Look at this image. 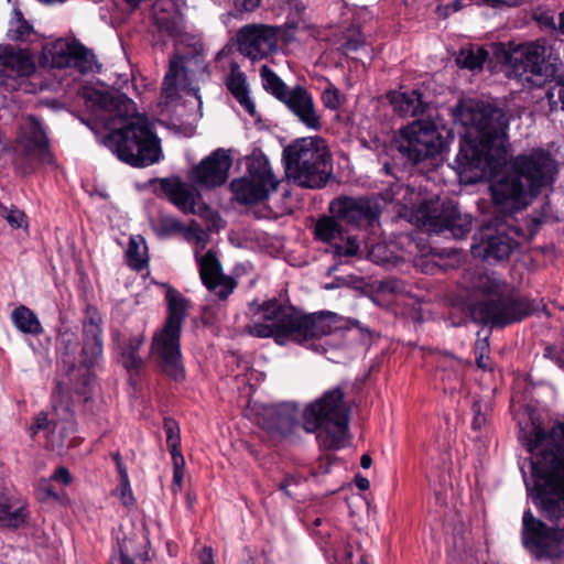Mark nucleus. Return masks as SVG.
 Listing matches in <instances>:
<instances>
[{
    "label": "nucleus",
    "mask_w": 564,
    "mask_h": 564,
    "mask_svg": "<svg viewBox=\"0 0 564 564\" xmlns=\"http://www.w3.org/2000/svg\"><path fill=\"white\" fill-rule=\"evenodd\" d=\"M519 441L530 454L531 482L524 478L528 495L540 514L531 509L522 514L521 542L538 561L560 558L564 554V424L549 431L535 421L520 425ZM523 477L525 473L523 471Z\"/></svg>",
    "instance_id": "1"
},
{
    "label": "nucleus",
    "mask_w": 564,
    "mask_h": 564,
    "mask_svg": "<svg viewBox=\"0 0 564 564\" xmlns=\"http://www.w3.org/2000/svg\"><path fill=\"white\" fill-rule=\"evenodd\" d=\"M556 173V161L543 149L510 159L507 170L491 181L497 215L475 234L470 249L475 258L489 263L509 258L518 246L516 237L523 235L514 225L513 214L524 209L542 188L552 185Z\"/></svg>",
    "instance_id": "2"
},
{
    "label": "nucleus",
    "mask_w": 564,
    "mask_h": 564,
    "mask_svg": "<svg viewBox=\"0 0 564 564\" xmlns=\"http://www.w3.org/2000/svg\"><path fill=\"white\" fill-rule=\"evenodd\" d=\"M88 100L101 110L99 118L109 131L104 143L120 161L133 167L160 161V140L149 119L137 112L133 100L120 93L99 90L91 91Z\"/></svg>",
    "instance_id": "3"
},
{
    "label": "nucleus",
    "mask_w": 564,
    "mask_h": 564,
    "mask_svg": "<svg viewBox=\"0 0 564 564\" xmlns=\"http://www.w3.org/2000/svg\"><path fill=\"white\" fill-rule=\"evenodd\" d=\"M457 120L470 129L473 139L462 144L456 162L462 172H474L475 177L491 170L505 154L508 120L506 113L489 104L473 101L457 106Z\"/></svg>",
    "instance_id": "4"
},
{
    "label": "nucleus",
    "mask_w": 564,
    "mask_h": 564,
    "mask_svg": "<svg viewBox=\"0 0 564 564\" xmlns=\"http://www.w3.org/2000/svg\"><path fill=\"white\" fill-rule=\"evenodd\" d=\"M469 286L488 296L487 300L473 305L471 317L550 315L541 301L530 300L521 295L495 273L475 271L469 278Z\"/></svg>",
    "instance_id": "5"
},
{
    "label": "nucleus",
    "mask_w": 564,
    "mask_h": 564,
    "mask_svg": "<svg viewBox=\"0 0 564 564\" xmlns=\"http://www.w3.org/2000/svg\"><path fill=\"white\" fill-rule=\"evenodd\" d=\"M306 432L317 433L321 449L336 451L347 444L349 408L344 401L340 387L325 391L318 399L308 403L303 412Z\"/></svg>",
    "instance_id": "6"
},
{
    "label": "nucleus",
    "mask_w": 564,
    "mask_h": 564,
    "mask_svg": "<svg viewBox=\"0 0 564 564\" xmlns=\"http://www.w3.org/2000/svg\"><path fill=\"white\" fill-rule=\"evenodd\" d=\"M286 176L297 185L321 188L332 176V154L321 137H305L283 150Z\"/></svg>",
    "instance_id": "7"
},
{
    "label": "nucleus",
    "mask_w": 564,
    "mask_h": 564,
    "mask_svg": "<svg viewBox=\"0 0 564 564\" xmlns=\"http://www.w3.org/2000/svg\"><path fill=\"white\" fill-rule=\"evenodd\" d=\"M280 184L269 159L262 152H252L246 159V173L230 183L234 198L242 205H253L265 200L276 192Z\"/></svg>",
    "instance_id": "8"
},
{
    "label": "nucleus",
    "mask_w": 564,
    "mask_h": 564,
    "mask_svg": "<svg viewBox=\"0 0 564 564\" xmlns=\"http://www.w3.org/2000/svg\"><path fill=\"white\" fill-rule=\"evenodd\" d=\"M552 47L538 40L519 45L507 57L509 75L522 84L542 86L553 74Z\"/></svg>",
    "instance_id": "9"
},
{
    "label": "nucleus",
    "mask_w": 564,
    "mask_h": 564,
    "mask_svg": "<svg viewBox=\"0 0 564 564\" xmlns=\"http://www.w3.org/2000/svg\"><path fill=\"white\" fill-rule=\"evenodd\" d=\"M326 319H260L247 326L248 333L260 338H274L279 345L289 340L303 341L325 334L321 324Z\"/></svg>",
    "instance_id": "10"
},
{
    "label": "nucleus",
    "mask_w": 564,
    "mask_h": 564,
    "mask_svg": "<svg viewBox=\"0 0 564 564\" xmlns=\"http://www.w3.org/2000/svg\"><path fill=\"white\" fill-rule=\"evenodd\" d=\"M442 137L432 121L416 120L401 130L399 151L413 163L441 152Z\"/></svg>",
    "instance_id": "11"
},
{
    "label": "nucleus",
    "mask_w": 564,
    "mask_h": 564,
    "mask_svg": "<svg viewBox=\"0 0 564 564\" xmlns=\"http://www.w3.org/2000/svg\"><path fill=\"white\" fill-rule=\"evenodd\" d=\"M182 319H166L151 344V354L164 373L175 380L184 377L181 365L180 334Z\"/></svg>",
    "instance_id": "12"
},
{
    "label": "nucleus",
    "mask_w": 564,
    "mask_h": 564,
    "mask_svg": "<svg viewBox=\"0 0 564 564\" xmlns=\"http://www.w3.org/2000/svg\"><path fill=\"white\" fill-rule=\"evenodd\" d=\"M84 345L80 354V365L85 368L82 373V388H77L76 394L87 402L91 397L94 375L90 369L99 365L102 359L101 319H88L84 323Z\"/></svg>",
    "instance_id": "13"
},
{
    "label": "nucleus",
    "mask_w": 564,
    "mask_h": 564,
    "mask_svg": "<svg viewBox=\"0 0 564 564\" xmlns=\"http://www.w3.org/2000/svg\"><path fill=\"white\" fill-rule=\"evenodd\" d=\"M35 72V64L28 51L0 45V86L14 91Z\"/></svg>",
    "instance_id": "14"
},
{
    "label": "nucleus",
    "mask_w": 564,
    "mask_h": 564,
    "mask_svg": "<svg viewBox=\"0 0 564 564\" xmlns=\"http://www.w3.org/2000/svg\"><path fill=\"white\" fill-rule=\"evenodd\" d=\"M329 212L340 221L359 228L372 226L380 216L378 204L367 197H338L330 202Z\"/></svg>",
    "instance_id": "15"
},
{
    "label": "nucleus",
    "mask_w": 564,
    "mask_h": 564,
    "mask_svg": "<svg viewBox=\"0 0 564 564\" xmlns=\"http://www.w3.org/2000/svg\"><path fill=\"white\" fill-rule=\"evenodd\" d=\"M279 28L267 24H248L238 32V48L241 54L258 61L267 57L278 46Z\"/></svg>",
    "instance_id": "16"
},
{
    "label": "nucleus",
    "mask_w": 564,
    "mask_h": 564,
    "mask_svg": "<svg viewBox=\"0 0 564 564\" xmlns=\"http://www.w3.org/2000/svg\"><path fill=\"white\" fill-rule=\"evenodd\" d=\"M230 166L229 154L224 149H217L189 171L188 180L194 186L215 188L227 181Z\"/></svg>",
    "instance_id": "17"
},
{
    "label": "nucleus",
    "mask_w": 564,
    "mask_h": 564,
    "mask_svg": "<svg viewBox=\"0 0 564 564\" xmlns=\"http://www.w3.org/2000/svg\"><path fill=\"white\" fill-rule=\"evenodd\" d=\"M18 141L25 153L39 162L45 164L54 162L46 132L36 117L28 116L23 120Z\"/></svg>",
    "instance_id": "18"
},
{
    "label": "nucleus",
    "mask_w": 564,
    "mask_h": 564,
    "mask_svg": "<svg viewBox=\"0 0 564 564\" xmlns=\"http://www.w3.org/2000/svg\"><path fill=\"white\" fill-rule=\"evenodd\" d=\"M151 182L159 183L164 196L181 212L184 214H196V205L202 197L196 187L189 186L178 176L159 178Z\"/></svg>",
    "instance_id": "19"
},
{
    "label": "nucleus",
    "mask_w": 564,
    "mask_h": 564,
    "mask_svg": "<svg viewBox=\"0 0 564 564\" xmlns=\"http://www.w3.org/2000/svg\"><path fill=\"white\" fill-rule=\"evenodd\" d=\"M282 102L306 128L315 131L322 128L321 116L315 107L313 97L303 86H296L291 89Z\"/></svg>",
    "instance_id": "20"
},
{
    "label": "nucleus",
    "mask_w": 564,
    "mask_h": 564,
    "mask_svg": "<svg viewBox=\"0 0 564 564\" xmlns=\"http://www.w3.org/2000/svg\"><path fill=\"white\" fill-rule=\"evenodd\" d=\"M433 218L438 232H448L456 239L465 238L471 230V216L463 214L453 202H444L441 210Z\"/></svg>",
    "instance_id": "21"
},
{
    "label": "nucleus",
    "mask_w": 564,
    "mask_h": 564,
    "mask_svg": "<svg viewBox=\"0 0 564 564\" xmlns=\"http://www.w3.org/2000/svg\"><path fill=\"white\" fill-rule=\"evenodd\" d=\"M113 341L120 354V362L129 372H138L143 366L139 349L143 344L142 332L131 333L127 327L115 330Z\"/></svg>",
    "instance_id": "22"
},
{
    "label": "nucleus",
    "mask_w": 564,
    "mask_h": 564,
    "mask_svg": "<svg viewBox=\"0 0 564 564\" xmlns=\"http://www.w3.org/2000/svg\"><path fill=\"white\" fill-rule=\"evenodd\" d=\"M258 424L272 435L286 436L297 426L296 410L291 404L264 406Z\"/></svg>",
    "instance_id": "23"
},
{
    "label": "nucleus",
    "mask_w": 564,
    "mask_h": 564,
    "mask_svg": "<svg viewBox=\"0 0 564 564\" xmlns=\"http://www.w3.org/2000/svg\"><path fill=\"white\" fill-rule=\"evenodd\" d=\"M198 263L200 279L207 289L216 291L220 299H226L234 292L235 281L221 274L220 263L212 251L200 257Z\"/></svg>",
    "instance_id": "24"
},
{
    "label": "nucleus",
    "mask_w": 564,
    "mask_h": 564,
    "mask_svg": "<svg viewBox=\"0 0 564 564\" xmlns=\"http://www.w3.org/2000/svg\"><path fill=\"white\" fill-rule=\"evenodd\" d=\"M254 314H262V317H338L336 313L329 311H319L315 313H302L296 307L289 303V300L284 295H280L278 299L264 301L261 304H257Z\"/></svg>",
    "instance_id": "25"
},
{
    "label": "nucleus",
    "mask_w": 564,
    "mask_h": 564,
    "mask_svg": "<svg viewBox=\"0 0 564 564\" xmlns=\"http://www.w3.org/2000/svg\"><path fill=\"white\" fill-rule=\"evenodd\" d=\"M476 323H482V327L477 333V341L475 343L476 364L482 370H490L489 364V337L494 327L503 328L516 319H473Z\"/></svg>",
    "instance_id": "26"
},
{
    "label": "nucleus",
    "mask_w": 564,
    "mask_h": 564,
    "mask_svg": "<svg viewBox=\"0 0 564 564\" xmlns=\"http://www.w3.org/2000/svg\"><path fill=\"white\" fill-rule=\"evenodd\" d=\"M388 98L394 111L401 117H415L425 112L427 102L423 100L422 94L413 89L411 91H392Z\"/></svg>",
    "instance_id": "27"
},
{
    "label": "nucleus",
    "mask_w": 564,
    "mask_h": 564,
    "mask_svg": "<svg viewBox=\"0 0 564 564\" xmlns=\"http://www.w3.org/2000/svg\"><path fill=\"white\" fill-rule=\"evenodd\" d=\"M226 86L241 107L251 116L256 113V106L249 96L246 75L237 63L230 64V73L226 79Z\"/></svg>",
    "instance_id": "28"
},
{
    "label": "nucleus",
    "mask_w": 564,
    "mask_h": 564,
    "mask_svg": "<svg viewBox=\"0 0 564 564\" xmlns=\"http://www.w3.org/2000/svg\"><path fill=\"white\" fill-rule=\"evenodd\" d=\"M28 516L26 506L23 501L14 498L0 501V527L18 529L26 522Z\"/></svg>",
    "instance_id": "29"
},
{
    "label": "nucleus",
    "mask_w": 564,
    "mask_h": 564,
    "mask_svg": "<svg viewBox=\"0 0 564 564\" xmlns=\"http://www.w3.org/2000/svg\"><path fill=\"white\" fill-rule=\"evenodd\" d=\"M334 215L322 216L314 226L315 239L336 246L338 241H344L345 231Z\"/></svg>",
    "instance_id": "30"
},
{
    "label": "nucleus",
    "mask_w": 564,
    "mask_h": 564,
    "mask_svg": "<svg viewBox=\"0 0 564 564\" xmlns=\"http://www.w3.org/2000/svg\"><path fill=\"white\" fill-rule=\"evenodd\" d=\"M75 45L76 41L68 42L66 40L59 39L45 48V57L50 58L52 67H70L72 54L74 51L73 48L75 47Z\"/></svg>",
    "instance_id": "31"
},
{
    "label": "nucleus",
    "mask_w": 564,
    "mask_h": 564,
    "mask_svg": "<svg viewBox=\"0 0 564 564\" xmlns=\"http://www.w3.org/2000/svg\"><path fill=\"white\" fill-rule=\"evenodd\" d=\"M183 73H184L183 58L175 57V58L171 59L169 70L164 76L162 91H161V98L163 99L165 105H167L176 99L177 82H178V77L181 75H183Z\"/></svg>",
    "instance_id": "32"
},
{
    "label": "nucleus",
    "mask_w": 564,
    "mask_h": 564,
    "mask_svg": "<svg viewBox=\"0 0 564 564\" xmlns=\"http://www.w3.org/2000/svg\"><path fill=\"white\" fill-rule=\"evenodd\" d=\"M128 265L134 271H141L148 267L149 258L147 246L141 237H131L126 250Z\"/></svg>",
    "instance_id": "33"
},
{
    "label": "nucleus",
    "mask_w": 564,
    "mask_h": 564,
    "mask_svg": "<svg viewBox=\"0 0 564 564\" xmlns=\"http://www.w3.org/2000/svg\"><path fill=\"white\" fill-rule=\"evenodd\" d=\"M260 77L264 90L280 101H282L291 90L268 65H263L260 68Z\"/></svg>",
    "instance_id": "34"
},
{
    "label": "nucleus",
    "mask_w": 564,
    "mask_h": 564,
    "mask_svg": "<svg viewBox=\"0 0 564 564\" xmlns=\"http://www.w3.org/2000/svg\"><path fill=\"white\" fill-rule=\"evenodd\" d=\"M470 411L473 414L471 429L474 431H482L489 424L491 417V400H485L481 398L474 399Z\"/></svg>",
    "instance_id": "35"
},
{
    "label": "nucleus",
    "mask_w": 564,
    "mask_h": 564,
    "mask_svg": "<svg viewBox=\"0 0 564 564\" xmlns=\"http://www.w3.org/2000/svg\"><path fill=\"white\" fill-rule=\"evenodd\" d=\"M73 50L70 67L78 69L82 74L94 72L96 66L94 53L78 42Z\"/></svg>",
    "instance_id": "36"
},
{
    "label": "nucleus",
    "mask_w": 564,
    "mask_h": 564,
    "mask_svg": "<svg viewBox=\"0 0 564 564\" xmlns=\"http://www.w3.org/2000/svg\"><path fill=\"white\" fill-rule=\"evenodd\" d=\"M56 424L54 421L48 420L46 412H40L35 415L33 423L29 427V435L34 438L39 433L43 432L47 438L46 446L54 451L56 445L50 438V434L54 432Z\"/></svg>",
    "instance_id": "37"
},
{
    "label": "nucleus",
    "mask_w": 564,
    "mask_h": 564,
    "mask_svg": "<svg viewBox=\"0 0 564 564\" xmlns=\"http://www.w3.org/2000/svg\"><path fill=\"white\" fill-rule=\"evenodd\" d=\"M52 405L57 413H64L63 417L65 420L73 415L74 400L68 390L64 388L61 382L56 383V387L52 393Z\"/></svg>",
    "instance_id": "38"
},
{
    "label": "nucleus",
    "mask_w": 564,
    "mask_h": 564,
    "mask_svg": "<svg viewBox=\"0 0 564 564\" xmlns=\"http://www.w3.org/2000/svg\"><path fill=\"white\" fill-rule=\"evenodd\" d=\"M165 301L169 310L167 317H184L188 313L189 303L173 288L165 293Z\"/></svg>",
    "instance_id": "39"
},
{
    "label": "nucleus",
    "mask_w": 564,
    "mask_h": 564,
    "mask_svg": "<svg viewBox=\"0 0 564 564\" xmlns=\"http://www.w3.org/2000/svg\"><path fill=\"white\" fill-rule=\"evenodd\" d=\"M14 14L15 20L11 22L9 35L13 41L24 42L33 33V26L23 18L20 11H15Z\"/></svg>",
    "instance_id": "40"
},
{
    "label": "nucleus",
    "mask_w": 564,
    "mask_h": 564,
    "mask_svg": "<svg viewBox=\"0 0 564 564\" xmlns=\"http://www.w3.org/2000/svg\"><path fill=\"white\" fill-rule=\"evenodd\" d=\"M163 427L166 434V445L171 453V456L182 455L180 452V427L175 420L171 417L164 419Z\"/></svg>",
    "instance_id": "41"
},
{
    "label": "nucleus",
    "mask_w": 564,
    "mask_h": 564,
    "mask_svg": "<svg viewBox=\"0 0 564 564\" xmlns=\"http://www.w3.org/2000/svg\"><path fill=\"white\" fill-rule=\"evenodd\" d=\"M546 98L551 111L557 109L564 110V75L558 76L549 87Z\"/></svg>",
    "instance_id": "42"
},
{
    "label": "nucleus",
    "mask_w": 564,
    "mask_h": 564,
    "mask_svg": "<svg viewBox=\"0 0 564 564\" xmlns=\"http://www.w3.org/2000/svg\"><path fill=\"white\" fill-rule=\"evenodd\" d=\"M155 23L162 32L171 37H178L182 34V17L178 13L170 17L155 15Z\"/></svg>",
    "instance_id": "43"
},
{
    "label": "nucleus",
    "mask_w": 564,
    "mask_h": 564,
    "mask_svg": "<svg viewBox=\"0 0 564 564\" xmlns=\"http://www.w3.org/2000/svg\"><path fill=\"white\" fill-rule=\"evenodd\" d=\"M487 57H488V52L485 51L484 48L479 47L476 51H474V50L463 51L460 53L458 62L462 63V65L466 68L476 69V68L482 67V64L485 63Z\"/></svg>",
    "instance_id": "44"
},
{
    "label": "nucleus",
    "mask_w": 564,
    "mask_h": 564,
    "mask_svg": "<svg viewBox=\"0 0 564 564\" xmlns=\"http://www.w3.org/2000/svg\"><path fill=\"white\" fill-rule=\"evenodd\" d=\"M0 216L3 217L12 228L28 226L24 213L14 206L7 207L0 204Z\"/></svg>",
    "instance_id": "45"
},
{
    "label": "nucleus",
    "mask_w": 564,
    "mask_h": 564,
    "mask_svg": "<svg viewBox=\"0 0 564 564\" xmlns=\"http://www.w3.org/2000/svg\"><path fill=\"white\" fill-rule=\"evenodd\" d=\"M322 101L323 105L330 110H336L341 106V95L334 84L328 83V85L324 88L322 93Z\"/></svg>",
    "instance_id": "46"
},
{
    "label": "nucleus",
    "mask_w": 564,
    "mask_h": 564,
    "mask_svg": "<svg viewBox=\"0 0 564 564\" xmlns=\"http://www.w3.org/2000/svg\"><path fill=\"white\" fill-rule=\"evenodd\" d=\"M345 55L349 56L365 47V39L359 30H350L341 45Z\"/></svg>",
    "instance_id": "47"
},
{
    "label": "nucleus",
    "mask_w": 564,
    "mask_h": 564,
    "mask_svg": "<svg viewBox=\"0 0 564 564\" xmlns=\"http://www.w3.org/2000/svg\"><path fill=\"white\" fill-rule=\"evenodd\" d=\"M182 229V223L172 216H161L156 223V230L163 236L180 232Z\"/></svg>",
    "instance_id": "48"
},
{
    "label": "nucleus",
    "mask_w": 564,
    "mask_h": 564,
    "mask_svg": "<svg viewBox=\"0 0 564 564\" xmlns=\"http://www.w3.org/2000/svg\"><path fill=\"white\" fill-rule=\"evenodd\" d=\"M113 494L119 497L121 503L127 508L132 507L135 502L133 494H132V489L130 486V480L119 481Z\"/></svg>",
    "instance_id": "49"
},
{
    "label": "nucleus",
    "mask_w": 564,
    "mask_h": 564,
    "mask_svg": "<svg viewBox=\"0 0 564 564\" xmlns=\"http://www.w3.org/2000/svg\"><path fill=\"white\" fill-rule=\"evenodd\" d=\"M18 330L23 334L37 335L42 333L40 319H12Z\"/></svg>",
    "instance_id": "50"
},
{
    "label": "nucleus",
    "mask_w": 564,
    "mask_h": 564,
    "mask_svg": "<svg viewBox=\"0 0 564 564\" xmlns=\"http://www.w3.org/2000/svg\"><path fill=\"white\" fill-rule=\"evenodd\" d=\"M172 459H173V467H174L173 485L180 488L182 486V481L184 478L185 460H184L183 455H174V456H172Z\"/></svg>",
    "instance_id": "51"
},
{
    "label": "nucleus",
    "mask_w": 564,
    "mask_h": 564,
    "mask_svg": "<svg viewBox=\"0 0 564 564\" xmlns=\"http://www.w3.org/2000/svg\"><path fill=\"white\" fill-rule=\"evenodd\" d=\"M336 252L339 256L350 257L355 256L359 250V245L356 239H352L350 237L347 238V241L345 245H338L336 243Z\"/></svg>",
    "instance_id": "52"
},
{
    "label": "nucleus",
    "mask_w": 564,
    "mask_h": 564,
    "mask_svg": "<svg viewBox=\"0 0 564 564\" xmlns=\"http://www.w3.org/2000/svg\"><path fill=\"white\" fill-rule=\"evenodd\" d=\"M39 500L45 501L47 499H58V495L52 488V485L47 481H42L37 488Z\"/></svg>",
    "instance_id": "53"
},
{
    "label": "nucleus",
    "mask_w": 564,
    "mask_h": 564,
    "mask_svg": "<svg viewBox=\"0 0 564 564\" xmlns=\"http://www.w3.org/2000/svg\"><path fill=\"white\" fill-rule=\"evenodd\" d=\"M408 187H404L403 184H400V183H395L393 184L390 188L386 189L383 193H382V198L386 200V202H389V203H393V202H399V198H398V195L402 192V191H406L408 192Z\"/></svg>",
    "instance_id": "54"
},
{
    "label": "nucleus",
    "mask_w": 564,
    "mask_h": 564,
    "mask_svg": "<svg viewBox=\"0 0 564 564\" xmlns=\"http://www.w3.org/2000/svg\"><path fill=\"white\" fill-rule=\"evenodd\" d=\"M261 0H235V7L240 12H252L260 6Z\"/></svg>",
    "instance_id": "55"
},
{
    "label": "nucleus",
    "mask_w": 564,
    "mask_h": 564,
    "mask_svg": "<svg viewBox=\"0 0 564 564\" xmlns=\"http://www.w3.org/2000/svg\"><path fill=\"white\" fill-rule=\"evenodd\" d=\"M399 291H401V282L394 279H390L382 282L377 296H379L380 293H397Z\"/></svg>",
    "instance_id": "56"
},
{
    "label": "nucleus",
    "mask_w": 564,
    "mask_h": 564,
    "mask_svg": "<svg viewBox=\"0 0 564 564\" xmlns=\"http://www.w3.org/2000/svg\"><path fill=\"white\" fill-rule=\"evenodd\" d=\"M330 464L332 463H330L329 456L321 457V459L318 462V466L313 469L312 475L319 476V475L327 474L330 469Z\"/></svg>",
    "instance_id": "57"
},
{
    "label": "nucleus",
    "mask_w": 564,
    "mask_h": 564,
    "mask_svg": "<svg viewBox=\"0 0 564 564\" xmlns=\"http://www.w3.org/2000/svg\"><path fill=\"white\" fill-rule=\"evenodd\" d=\"M110 564H135L134 561L129 556L126 550L120 546V554L118 557H113Z\"/></svg>",
    "instance_id": "58"
},
{
    "label": "nucleus",
    "mask_w": 564,
    "mask_h": 564,
    "mask_svg": "<svg viewBox=\"0 0 564 564\" xmlns=\"http://www.w3.org/2000/svg\"><path fill=\"white\" fill-rule=\"evenodd\" d=\"M52 478L56 481H61L65 485H67L70 481V475L69 471L65 467H59Z\"/></svg>",
    "instance_id": "59"
},
{
    "label": "nucleus",
    "mask_w": 564,
    "mask_h": 564,
    "mask_svg": "<svg viewBox=\"0 0 564 564\" xmlns=\"http://www.w3.org/2000/svg\"><path fill=\"white\" fill-rule=\"evenodd\" d=\"M200 564H215L213 550L209 546H204L199 553Z\"/></svg>",
    "instance_id": "60"
},
{
    "label": "nucleus",
    "mask_w": 564,
    "mask_h": 564,
    "mask_svg": "<svg viewBox=\"0 0 564 564\" xmlns=\"http://www.w3.org/2000/svg\"><path fill=\"white\" fill-rule=\"evenodd\" d=\"M10 317H35V315L26 306L20 305L12 311Z\"/></svg>",
    "instance_id": "61"
},
{
    "label": "nucleus",
    "mask_w": 564,
    "mask_h": 564,
    "mask_svg": "<svg viewBox=\"0 0 564 564\" xmlns=\"http://www.w3.org/2000/svg\"><path fill=\"white\" fill-rule=\"evenodd\" d=\"M484 3L490 6V7H499V6H517L522 0H482Z\"/></svg>",
    "instance_id": "62"
},
{
    "label": "nucleus",
    "mask_w": 564,
    "mask_h": 564,
    "mask_svg": "<svg viewBox=\"0 0 564 564\" xmlns=\"http://www.w3.org/2000/svg\"><path fill=\"white\" fill-rule=\"evenodd\" d=\"M119 481L129 480L128 470L123 462L116 464Z\"/></svg>",
    "instance_id": "63"
},
{
    "label": "nucleus",
    "mask_w": 564,
    "mask_h": 564,
    "mask_svg": "<svg viewBox=\"0 0 564 564\" xmlns=\"http://www.w3.org/2000/svg\"><path fill=\"white\" fill-rule=\"evenodd\" d=\"M355 484H356L357 488H359L360 490H367L370 486L369 480L359 475H357L355 477Z\"/></svg>",
    "instance_id": "64"
}]
</instances>
